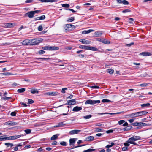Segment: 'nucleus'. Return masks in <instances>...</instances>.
Here are the masks:
<instances>
[{
  "instance_id": "nucleus-1",
  "label": "nucleus",
  "mask_w": 152,
  "mask_h": 152,
  "mask_svg": "<svg viewBox=\"0 0 152 152\" xmlns=\"http://www.w3.org/2000/svg\"><path fill=\"white\" fill-rule=\"evenodd\" d=\"M141 139V137L140 136H134L132 137L129 138V141L130 142L132 143V144L138 145H139L137 144V143L134 142V141L140 140Z\"/></svg>"
},
{
  "instance_id": "nucleus-2",
  "label": "nucleus",
  "mask_w": 152,
  "mask_h": 152,
  "mask_svg": "<svg viewBox=\"0 0 152 152\" xmlns=\"http://www.w3.org/2000/svg\"><path fill=\"white\" fill-rule=\"evenodd\" d=\"M42 39L40 38L30 39V45H37L42 42Z\"/></svg>"
},
{
  "instance_id": "nucleus-3",
  "label": "nucleus",
  "mask_w": 152,
  "mask_h": 152,
  "mask_svg": "<svg viewBox=\"0 0 152 152\" xmlns=\"http://www.w3.org/2000/svg\"><path fill=\"white\" fill-rule=\"evenodd\" d=\"M42 50H58L59 48L56 46H44L42 47Z\"/></svg>"
},
{
  "instance_id": "nucleus-4",
  "label": "nucleus",
  "mask_w": 152,
  "mask_h": 152,
  "mask_svg": "<svg viewBox=\"0 0 152 152\" xmlns=\"http://www.w3.org/2000/svg\"><path fill=\"white\" fill-rule=\"evenodd\" d=\"M131 125L138 126H147V124L143 122H136L131 124Z\"/></svg>"
},
{
  "instance_id": "nucleus-5",
  "label": "nucleus",
  "mask_w": 152,
  "mask_h": 152,
  "mask_svg": "<svg viewBox=\"0 0 152 152\" xmlns=\"http://www.w3.org/2000/svg\"><path fill=\"white\" fill-rule=\"evenodd\" d=\"M76 99H73L70 100H68L67 101V102L65 103L64 104H62L61 105L58 107H61L62 106L65 105H74L76 103Z\"/></svg>"
},
{
  "instance_id": "nucleus-6",
  "label": "nucleus",
  "mask_w": 152,
  "mask_h": 152,
  "mask_svg": "<svg viewBox=\"0 0 152 152\" xmlns=\"http://www.w3.org/2000/svg\"><path fill=\"white\" fill-rule=\"evenodd\" d=\"M22 135H14L7 137V140H15L16 139L22 136Z\"/></svg>"
},
{
  "instance_id": "nucleus-7",
  "label": "nucleus",
  "mask_w": 152,
  "mask_h": 152,
  "mask_svg": "<svg viewBox=\"0 0 152 152\" xmlns=\"http://www.w3.org/2000/svg\"><path fill=\"white\" fill-rule=\"evenodd\" d=\"M34 13L33 11L25 13L24 15V17L28 16L30 18H32L34 17Z\"/></svg>"
},
{
  "instance_id": "nucleus-8",
  "label": "nucleus",
  "mask_w": 152,
  "mask_h": 152,
  "mask_svg": "<svg viewBox=\"0 0 152 152\" xmlns=\"http://www.w3.org/2000/svg\"><path fill=\"white\" fill-rule=\"evenodd\" d=\"M22 44L24 45H30V39H26L24 40L22 42Z\"/></svg>"
},
{
  "instance_id": "nucleus-9",
  "label": "nucleus",
  "mask_w": 152,
  "mask_h": 152,
  "mask_svg": "<svg viewBox=\"0 0 152 152\" xmlns=\"http://www.w3.org/2000/svg\"><path fill=\"white\" fill-rule=\"evenodd\" d=\"M81 131V130L78 129H74L69 132V133L71 134H77Z\"/></svg>"
},
{
  "instance_id": "nucleus-10",
  "label": "nucleus",
  "mask_w": 152,
  "mask_h": 152,
  "mask_svg": "<svg viewBox=\"0 0 152 152\" xmlns=\"http://www.w3.org/2000/svg\"><path fill=\"white\" fill-rule=\"evenodd\" d=\"M77 138H70L69 140V145H74Z\"/></svg>"
},
{
  "instance_id": "nucleus-11",
  "label": "nucleus",
  "mask_w": 152,
  "mask_h": 152,
  "mask_svg": "<svg viewBox=\"0 0 152 152\" xmlns=\"http://www.w3.org/2000/svg\"><path fill=\"white\" fill-rule=\"evenodd\" d=\"M139 55L142 56H152V53L148 52H145L140 53Z\"/></svg>"
},
{
  "instance_id": "nucleus-12",
  "label": "nucleus",
  "mask_w": 152,
  "mask_h": 152,
  "mask_svg": "<svg viewBox=\"0 0 152 152\" xmlns=\"http://www.w3.org/2000/svg\"><path fill=\"white\" fill-rule=\"evenodd\" d=\"M94 137L93 136H88L84 140L86 141H91L94 140Z\"/></svg>"
},
{
  "instance_id": "nucleus-13",
  "label": "nucleus",
  "mask_w": 152,
  "mask_h": 152,
  "mask_svg": "<svg viewBox=\"0 0 152 152\" xmlns=\"http://www.w3.org/2000/svg\"><path fill=\"white\" fill-rule=\"evenodd\" d=\"M46 94L48 95L55 96L58 94V93L57 92H48L46 93Z\"/></svg>"
},
{
  "instance_id": "nucleus-14",
  "label": "nucleus",
  "mask_w": 152,
  "mask_h": 152,
  "mask_svg": "<svg viewBox=\"0 0 152 152\" xmlns=\"http://www.w3.org/2000/svg\"><path fill=\"white\" fill-rule=\"evenodd\" d=\"M82 109V108L81 107L76 106L73 108L72 111L74 112H77L81 110Z\"/></svg>"
},
{
  "instance_id": "nucleus-15",
  "label": "nucleus",
  "mask_w": 152,
  "mask_h": 152,
  "mask_svg": "<svg viewBox=\"0 0 152 152\" xmlns=\"http://www.w3.org/2000/svg\"><path fill=\"white\" fill-rule=\"evenodd\" d=\"M65 121H63L57 124V125L55 127H61L64 126L66 124L65 123Z\"/></svg>"
},
{
  "instance_id": "nucleus-16",
  "label": "nucleus",
  "mask_w": 152,
  "mask_h": 152,
  "mask_svg": "<svg viewBox=\"0 0 152 152\" xmlns=\"http://www.w3.org/2000/svg\"><path fill=\"white\" fill-rule=\"evenodd\" d=\"M7 124L10 125V126H14L17 124L18 123L15 122H14L12 121H8L6 123Z\"/></svg>"
},
{
  "instance_id": "nucleus-17",
  "label": "nucleus",
  "mask_w": 152,
  "mask_h": 152,
  "mask_svg": "<svg viewBox=\"0 0 152 152\" xmlns=\"http://www.w3.org/2000/svg\"><path fill=\"white\" fill-rule=\"evenodd\" d=\"M130 117H139L138 112L132 113L129 115Z\"/></svg>"
},
{
  "instance_id": "nucleus-18",
  "label": "nucleus",
  "mask_w": 152,
  "mask_h": 152,
  "mask_svg": "<svg viewBox=\"0 0 152 152\" xmlns=\"http://www.w3.org/2000/svg\"><path fill=\"white\" fill-rule=\"evenodd\" d=\"M122 112H118L116 113H99V114L100 115H103V114H110V115H115V114H120Z\"/></svg>"
},
{
  "instance_id": "nucleus-19",
  "label": "nucleus",
  "mask_w": 152,
  "mask_h": 152,
  "mask_svg": "<svg viewBox=\"0 0 152 152\" xmlns=\"http://www.w3.org/2000/svg\"><path fill=\"white\" fill-rule=\"evenodd\" d=\"M79 41L83 44H89V43L87 40L84 39H81Z\"/></svg>"
},
{
  "instance_id": "nucleus-20",
  "label": "nucleus",
  "mask_w": 152,
  "mask_h": 152,
  "mask_svg": "<svg viewBox=\"0 0 152 152\" xmlns=\"http://www.w3.org/2000/svg\"><path fill=\"white\" fill-rule=\"evenodd\" d=\"M45 15H42L40 17H38L35 18H34L35 20H42L45 19Z\"/></svg>"
},
{
  "instance_id": "nucleus-21",
  "label": "nucleus",
  "mask_w": 152,
  "mask_h": 152,
  "mask_svg": "<svg viewBox=\"0 0 152 152\" xmlns=\"http://www.w3.org/2000/svg\"><path fill=\"white\" fill-rule=\"evenodd\" d=\"M138 112L139 113V116L146 115L148 113V112L145 111H139Z\"/></svg>"
},
{
  "instance_id": "nucleus-22",
  "label": "nucleus",
  "mask_w": 152,
  "mask_h": 152,
  "mask_svg": "<svg viewBox=\"0 0 152 152\" xmlns=\"http://www.w3.org/2000/svg\"><path fill=\"white\" fill-rule=\"evenodd\" d=\"M94 30L92 29H89L87 31L84 30L82 32V34H88L91 32L94 31Z\"/></svg>"
},
{
  "instance_id": "nucleus-23",
  "label": "nucleus",
  "mask_w": 152,
  "mask_h": 152,
  "mask_svg": "<svg viewBox=\"0 0 152 152\" xmlns=\"http://www.w3.org/2000/svg\"><path fill=\"white\" fill-rule=\"evenodd\" d=\"M102 34V33L101 32L99 31H96L95 32L94 35L95 37H99L101 36Z\"/></svg>"
},
{
  "instance_id": "nucleus-24",
  "label": "nucleus",
  "mask_w": 152,
  "mask_h": 152,
  "mask_svg": "<svg viewBox=\"0 0 152 152\" xmlns=\"http://www.w3.org/2000/svg\"><path fill=\"white\" fill-rule=\"evenodd\" d=\"M102 42L104 44H110V41L106 39L103 38Z\"/></svg>"
},
{
  "instance_id": "nucleus-25",
  "label": "nucleus",
  "mask_w": 152,
  "mask_h": 152,
  "mask_svg": "<svg viewBox=\"0 0 152 152\" xmlns=\"http://www.w3.org/2000/svg\"><path fill=\"white\" fill-rule=\"evenodd\" d=\"M132 127L131 126H127V127L124 128L123 129V130L124 131H129L131 130Z\"/></svg>"
},
{
  "instance_id": "nucleus-26",
  "label": "nucleus",
  "mask_w": 152,
  "mask_h": 152,
  "mask_svg": "<svg viewBox=\"0 0 152 152\" xmlns=\"http://www.w3.org/2000/svg\"><path fill=\"white\" fill-rule=\"evenodd\" d=\"M85 104H93V100L89 99L86 100L85 103Z\"/></svg>"
},
{
  "instance_id": "nucleus-27",
  "label": "nucleus",
  "mask_w": 152,
  "mask_h": 152,
  "mask_svg": "<svg viewBox=\"0 0 152 152\" xmlns=\"http://www.w3.org/2000/svg\"><path fill=\"white\" fill-rule=\"evenodd\" d=\"M130 141H129V139L126 142L124 143V145L126 147L129 146L130 145L129 144H132V143L130 142H129Z\"/></svg>"
},
{
  "instance_id": "nucleus-28",
  "label": "nucleus",
  "mask_w": 152,
  "mask_h": 152,
  "mask_svg": "<svg viewBox=\"0 0 152 152\" xmlns=\"http://www.w3.org/2000/svg\"><path fill=\"white\" fill-rule=\"evenodd\" d=\"M30 92L33 94H38L39 92L38 91L37 89L31 88V90L30 91Z\"/></svg>"
},
{
  "instance_id": "nucleus-29",
  "label": "nucleus",
  "mask_w": 152,
  "mask_h": 152,
  "mask_svg": "<svg viewBox=\"0 0 152 152\" xmlns=\"http://www.w3.org/2000/svg\"><path fill=\"white\" fill-rule=\"evenodd\" d=\"M89 50L93 51H97L98 50V49L92 46H89Z\"/></svg>"
},
{
  "instance_id": "nucleus-30",
  "label": "nucleus",
  "mask_w": 152,
  "mask_h": 152,
  "mask_svg": "<svg viewBox=\"0 0 152 152\" xmlns=\"http://www.w3.org/2000/svg\"><path fill=\"white\" fill-rule=\"evenodd\" d=\"M5 26L7 28H11L13 27L12 23H7L5 25Z\"/></svg>"
},
{
  "instance_id": "nucleus-31",
  "label": "nucleus",
  "mask_w": 152,
  "mask_h": 152,
  "mask_svg": "<svg viewBox=\"0 0 152 152\" xmlns=\"http://www.w3.org/2000/svg\"><path fill=\"white\" fill-rule=\"evenodd\" d=\"M6 136H0V141H4L7 140V137Z\"/></svg>"
},
{
  "instance_id": "nucleus-32",
  "label": "nucleus",
  "mask_w": 152,
  "mask_h": 152,
  "mask_svg": "<svg viewBox=\"0 0 152 152\" xmlns=\"http://www.w3.org/2000/svg\"><path fill=\"white\" fill-rule=\"evenodd\" d=\"M57 134L54 135H53L51 138V140H54L57 139L58 138V136Z\"/></svg>"
},
{
  "instance_id": "nucleus-33",
  "label": "nucleus",
  "mask_w": 152,
  "mask_h": 152,
  "mask_svg": "<svg viewBox=\"0 0 152 152\" xmlns=\"http://www.w3.org/2000/svg\"><path fill=\"white\" fill-rule=\"evenodd\" d=\"M26 89L25 88H22L18 89L17 92L19 93H22L25 91Z\"/></svg>"
},
{
  "instance_id": "nucleus-34",
  "label": "nucleus",
  "mask_w": 152,
  "mask_h": 152,
  "mask_svg": "<svg viewBox=\"0 0 152 152\" xmlns=\"http://www.w3.org/2000/svg\"><path fill=\"white\" fill-rule=\"evenodd\" d=\"M150 104L149 103H147L146 104H141V106L142 107H149L150 106Z\"/></svg>"
},
{
  "instance_id": "nucleus-35",
  "label": "nucleus",
  "mask_w": 152,
  "mask_h": 152,
  "mask_svg": "<svg viewBox=\"0 0 152 152\" xmlns=\"http://www.w3.org/2000/svg\"><path fill=\"white\" fill-rule=\"evenodd\" d=\"M107 72L110 74H112L113 73L114 70L112 69H108L107 70Z\"/></svg>"
},
{
  "instance_id": "nucleus-36",
  "label": "nucleus",
  "mask_w": 152,
  "mask_h": 152,
  "mask_svg": "<svg viewBox=\"0 0 152 152\" xmlns=\"http://www.w3.org/2000/svg\"><path fill=\"white\" fill-rule=\"evenodd\" d=\"M95 132H101L102 131V129L100 128L96 127V128H95Z\"/></svg>"
},
{
  "instance_id": "nucleus-37",
  "label": "nucleus",
  "mask_w": 152,
  "mask_h": 152,
  "mask_svg": "<svg viewBox=\"0 0 152 152\" xmlns=\"http://www.w3.org/2000/svg\"><path fill=\"white\" fill-rule=\"evenodd\" d=\"M75 20L74 17H71L69 18L67 20V21L68 22H72L73 21Z\"/></svg>"
},
{
  "instance_id": "nucleus-38",
  "label": "nucleus",
  "mask_w": 152,
  "mask_h": 152,
  "mask_svg": "<svg viewBox=\"0 0 152 152\" xmlns=\"http://www.w3.org/2000/svg\"><path fill=\"white\" fill-rule=\"evenodd\" d=\"M60 145L63 146H66L67 145L66 142L65 141H61L60 142Z\"/></svg>"
},
{
  "instance_id": "nucleus-39",
  "label": "nucleus",
  "mask_w": 152,
  "mask_h": 152,
  "mask_svg": "<svg viewBox=\"0 0 152 152\" xmlns=\"http://www.w3.org/2000/svg\"><path fill=\"white\" fill-rule=\"evenodd\" d=\"M92 116V115H86L83 116V118L85 119H89L91 118Z\"/></svg>"
},
{
  "instance_id": "nucleus-40",
  "label": "nucleus",
  "mask_w": 152,
  "mask_h": 152,
  "mask_svg": "<svg viewBox=\"0 0 152 152\" xmlns=\"http://www.w3.org/2000/svg\"><path fill=\"white\" fill-rule=\"evenodd\" d=\"M62 6L63 7L65 8H69L70 5L69 4H62Z\"/></svg>"
},
{
  "instance_id": "nucleus-41",
  "label": "nucleus",
  "mask_w": 152,
  "mask_h": 152,
  "mask_svg": "<svg viewBox=\"0 0 152 152\" xmlns=\"http://www.w3.org/2000/svg\"><path fill=\"white\" fill-rule=\"evenodd\" d=\"M114 128L110 130H108L106 131V132L107 134L112 133L113 132V131L115 130H114Z\"/></svg>"
},
{
  "instance_id": "nucleus-42",
  "label": "nucleus",
  "mask_w": 152,
  "mask_h": 152,
  "mask_svg": "<svg viewBox=\"0 0 152 152\" xmlns=\"http://www.w3.org/2000/svg\"><path fill=\"white\" fill-rule=\"evenodd\" d=\"M45 51L44 50H40L38 52V53L39 55H42V54L45 53Z\"/></svg>"
},
{
  "instance_id": "nucleus-43",
  "label": "nucleus",
  "mask_w": 152,
  "mask_h": 152,
  "mask_svg": "<svg viewBox=\"0 0 152 152\" xmlns=\"http://www.w3.org/2000/svg\"><path fill=\"white\" fill-rule=\"evenodd\" d=\"M34 102V101L33 100L31 99H28V104H31Z\"/></svg>"
},
{
  "instance_id": "nucleus-44",
  "label": "nucleus",
  "mask_w": 152,
  "mask_h": 152,
  "mask_svg": "<svg viewBox=\"0 0 152 152\" xmlns=\"http://www.w3.org/2000/svg\"><path fill=\"white\" fill-rule=\"evenodd\" d=\"M2 74H3V75L5 76H9L13 75V74H12L11 73L8 72L3 73H2Z\"/></svg>"
},
{
  "instance_id": "nucleus-45",
  "label": "nucleus",
  "mask_w": 152,
  "mask_h": 152,
  "mask_svg": "<svg viewBox=\"0 0 152 152\" xmlns=\"http://www.w3.org/2000/svg\"><path fill=\"white\" fill-rule=\"evenodd\" d=\"M122 3L124 5H128L129 4V2L126 0H122Z\"/></svg>"
},
{
  "instance_id": "nucleus-46",
  "label": "nucleus",
  "mask_w": 152,
  "mask_h": 152,
  "mask_svg": "<svg viewBox=\"0 0 152 152\" xmlns=\"http://www.w3.org/2000/svg\"><path fill=\"white\" fill-rule=\"evenodd\" d=\"M25 133L26 134H29L31 132V130L30 129H27L24 130Z\"/></svg>"
},
{
  "instance_id": "nucleus-47",
  "label": "nucleus",
  "mask_w": 152,
  "mask_h": 152,
  "mask_svg": "<svg viewBox=\"0 0 152 152\" xmlns=\"http://www.w3.org/2000/svg\"><path fill=\"white\" fill-rule=\"evenodd\" d=\"M86 145V144H83V145H77V146H76L75 147L72 148H69V149H72L74 148H76L79 147H80L84 146Z\"/></svg>"
},
{
  "instance_id": "nucleus-48",
  "label": "nucleus",
  "mask_w": 152,
  "mask_h": 152,
  "mask_svg": "<svg viewBox=\"0 0 152 152\" xmlns=\"http://www.w3.org/2000/svg\"><path fill=\"white\" fill-rule=\"evenodd\" d=\"M102 102L103 103H108L110 102L111 101L107 99H103L102 100Z\"/></svg>"
},
{
  "instance_id": "nucleus-49",
  "label": "nucleus",
  "mask_w": 152,
  "mask_h": 152,
  "mask_svg": "<svg viewBox=\"0 0 152 152\" xmlns=\"http://www.w3.org/2000/svg\"><path fill=\"white\" fill-rule=\"evenodd\" d=\"M131 11L129 9H126L122 11V12L123 13H125L126 12H130Z\"/></svg>"
},
{
  "instance_id": "nucleus-50",
  "label": "nucleus",
  "mask_w": 152,
  "mask_h": 152,
  "mask_svg": "<svg viewBox=\"0 0 152 152\" xmlns=\"http://www.w3.org/2000/svg\"><path fill=\"white\" fill-rule=\"evenodd\" d=\"M12 98L11 97H7L6 96L3 97H2V99L4 100H9L10 99H11Z\"/></svg>"
},
{
  "instance_id": "nucleus-51",
  "label": "nucleus",
  "mask_w": 152,
  "mask_h": 152,
  "mask_svg": "<svg viewBox=\"0 0 152 152\" xmlns=\"http://www.w3.org/2000/svg\"><path fill=\"white\" fill-rule=\"evenodd\" d=\"M148 85V84L146 83H144L142 84H141L139 85V86H147Z\"/></svg>"
},
{
  "instance_id": "nucleus-52",
  "label": "nucleus",
  "mask_w": 152,
  "mask_h": 152,
  "mask_svg": "<svg viewBox=\"0 0 152 152\" xmlns=\"http://www.w3.org/2000/svg\"><path fill=\"white\" fill-rule=\"evenodd\" d=\"M125 122V121L124 120H121L118 121V124L119 125H121Z\"/></svg>"
},
{
  "instance_id": "nucleus-53",
  "label": "nucleus",
  "mask_w": 152,
  "mask_h": 152,
  "mask_svg": "<svg viewBox=\"0 0 152 152\" xmlns=\"http://www.w3.org/2000/svg\"><path fill=\"white\" fill-rule=\"evenodd\" d=\"M36 59L39 60V59H41L43 60H47L48 59H50V58H35Z\"/></svg>"
},
{
  "instance_id": "nucleus-54",
  "label": "nucleus",
  "mask_w": 152,
  "mask_h": 152,
  "mask_svg": "<svg viewBox=\"0 0 152 152\" xmlns=\"http://www.w3.org/2000/svg\"><path fill=\"white\" fill-rule=\"evenodd\" d=\"M38 29L39 31H42L43 29L42 26L41 25H39L38 27Z\"/></svg>"
},
{
  "instance_id": "nucleus-55",
  "label": "nucleus",
  "mask_w": 152,
  "mask_h": 152,
  "mask_svg": "<svg viewBox=\"0 0 152 152\" xmlns=\"http://www.w3.org/2000/svg\"><path fill=\"white\" fill-rule=\"evenodd\" d=\"M90 87L92 89L96 88V89H99V87L97 86H90Z\"/></svg>"
},
{
  "instance_id": "nucleus-56",
  "label": "nucleus",
  "mask_w": 152,
  "mask_h": 152,
  "mask_svg": "<svg viewBox=\"0 0 152 152\" xmlns=\"http://www.w3.org/2000/svg\"><path fill=\"white\" fill-rule=\"evenodd\" d=\"M16 112L15 111L12 112L11 113L10 115L12 116H15L16 115Z\"/></svg>"
},
{
  "instance_id": "nucleus-57",
  "label": "nucleus",
  "mask_w": 152,
  "mask_h": 152,
  "mask_svg": "<svg viewBox=\"0 0 152 152\" xmlns=\"http://www.w3.org/2000/svg\"><path fill=\"white\" fill-rule=\"evenodd\" d=\"M57 1L56 0H46V2H53Z\"/></svg>"
},
{
  "instance_id": "nucleus-58",
  "label": "nucleus",
  "mask_w": 152,
  "mask_h": 152,
  "mask_svg": "<svg viewBox=\"0 0 152 152\" xmlns=\"http://www.w3.org/2000/svg\"><path fill=\"white\" fill-rule=\"evenodd\" d=\"M100 101L99 100H93V104H95L96 103H100Z\"/></svg>"
},
{
  "instance_id": "nucleus-59",
  "label": "nucleus",
  "mask_w": 152,
  "mask_h": 152,
  "mask_svg": "<svg viewBox=\"0 0 152 152\" xmlns=\"http://www.w3.org/2000/svg\"><path fill=\"white\" fill-rule=\"evenodd\" d=\"M95 150H96L95 149L90 148V149H87V151L88 152H91L95 151Z\"/></svg>"
},
{
  "instance_id": "nucleus-60",
  "label": "nucleus",
  "mask_w": 152,
  "mask_h": 152,
  "mask_svg": "<svg viewBox=\"0 0 152 152\" xmlns=\"http://www.w3.org/2000/svg\"><path fill=\"white\" fill-rule=\"evenodd\" d=\"M66 27L67 26L68 28L72 27V26H74L70 24H66Z\"/></svg>"
},
{
  "instance_id": "nucleus-61",
  "label": "nucleus",
  "mask_w": 152,
  "mask_h": 152,
  "mask_svg": "<svg viewBox=\"0 0 152 152\" xmlns=\"http://www.w3.org/2000/svg\"><path fill=\"white\" fill-rule=\"evenodd\" d=\"M129 148L128 147H126L125 146L124 147H123L122 148V150L123 151H125L127 150Z\"/></svg>"
},
{
  "instance_id": "nucleus-62",
  "label": "nucleus",
  "mask_w": 152,
  "mask_h": 152,
  "mask_svg": "<svg viewBox=\"0 0 152 152\" xmlns=\"http://www.w3.org/2000/svg\"><path fill=\"white\" fill-rule=\"evenodd\" d=\"M23 144H24V142H21L20 144L15 145L18 147H20L22 146Z\"/></svg>"
},
{
  "instance_id": "nucleus-63",
  "label": "nucleus",
  "mask_w": 152,
  "mask_h": 152,
  "mask_svg": "<svg viewBox=\"0 0 152 152\" xmlns=\"http://www.w3.org/2000/svg\"><path fill=\"white\" fill-rule=\"evenodd\" d=\"M67 88H63L62 89V90L61 91V92L63 93H65V90H67Z\"/></svg>"
},
{
  "instance_id": "nucleus-64",
  "label": "nucleus",
  "mask_w": 152,
  "mask_h": 152,
  "mask_svg": "<svg viewBox=\"0 0 152 152\" xmlns=\"http://www.w3.org/2000/svg\"><path fill=\"white\" fill-rule=\"evenodd\" d=\"M51 144L53 145H57V142L56 141H54L51 143Z\"/></svg>"
}]
</instances>
